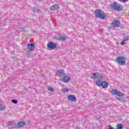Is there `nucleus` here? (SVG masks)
Here are the masks:
<instances>
[{"instance_id": "obj_1", "label": "nucleus", "mask_w": 129, "mask_h": 129, "mask_svg": "<svg viewBox=\"0 0 129 129\" xmlns=\"http://www.w3.org/2000/svg\"><path fill=\"white\" fill-rule=\"evenodd\" d=\"M95 17L97 19L103 20L105 19V14L101 10L96 9L95 11Z\"/></svg>"}, {"instance_id": "obj_2", "label": "nucleus", "mask_w": 129, "mask_h": 129, "mask_svg": "<svg viewBox=\"0 0 129 129\" xmlns=\"http://www.w3.org/2000/svg\"><path fill=\"white\" fill-rule=\"evenodd\" d=\"M111 8L114 11H118L119 12L122 10V7L121 5L118 4L116 2H114L111 5Z\"/></svg>"}, {"instance_id": "obj_3", "label": "nucleus", "mask_w": 129, "mask_h": 129, "mask_svg": "<svg viewBox=\"0 0 129 129\" xmlns=\"http://www.w3.org/2000/svg\"><path fill=\"white\" fill-rule=\"evenodd\" d=\"M116 60L118 65H120L121 66L125 65V60L126 59L124 56H118L116 58Z\"/></svg>"}, {"instance_id": "obj_4", "label": "nucleus", "mask_w": 129, "mask_h": 129, "mask_svg": "<svg viewBox=\"0 0 129 129\" xmlns=\"http://www.w3.org/2000/svg\"><path fill=\"white\" fill-rule=\"evenodd\" d=\"M92 78L94 80H95V79H102V78H103V76H102V74H99L97 75L96 73H93Z\"/></svg>"}, {"instance_id": "obj_5", "label": "nucleus", "mask_w": 129, "mask_h": 129, "mask_svg": "<svg viewBox=\"0 0 129 129\" xmlns=\"http://www.w3.org/2000/svg\"><path fill=\"white\" fill-rule=\"evenodd\" d=\"M61 80L63 83H67L71 81V78L68 75H66L61 78Z\"/></svg>"}, {"instance_id": "obj_6", "label": "nucleus", "mask_w": 129, "mask_h": 129, "mask_svg": "<svg viewBox=\"0 0 129 129\" xmlns=\"http://www.w3.org/2000/svg\"><path fill=\"white\" fill-rule=\"evenodd\" d=\"M111 92H112L113 95H116L119 97L123 96V94L116 90H112Z\"/></svg>"}, {"instance_id": "obj_7", "label": "nucleus", "mask_w": 129, "mask_h": 129, "mask_svg": "<svg viewBox=\"0 0 129 129\" xmlns=\"http://www.w3.org/2000/svg\"><path fill=\"white\" fill-rule=\"evenodd\" d=\"M112 26L114 28H118L120 27V22L119 20H113L112 22Z\"/></svg>"}, {"instance_id": "obj_8", "label": "nucleus", "mask_w": 129, "mask_h": 129, "mask_svg": "<svg viewBox=\"0 0 129 129\" xmlns=\"http://www.w3.org/2000/svg\"><path fill=\"white\" fill-rule=\"evenodd\" d=\"M47 47L49 48L51 50H54V49L56 48L57 45L56 43H54V42H49L48 44L47 45Z\"/></svg>"}, {"instance_id": "obj_9", "label": "nucleus", "mask_w": 129, "mask_h": 129, "mask_svg": "<svg viewBox=\"0 0 129 129\" xmlns=\"http://www.w3.org/2000/svg\"><path fill=\"white\" fill-rule=\"evenodd\" d=\"M68 99L69 101H72L74 102V101H76V97L73 95H70L68 96Z\"/></svg>"}, {"instance_id": "obj_10", "label": "nucleus", "mask_w": 129, "mask_h": 129, "mask_svg": "<svg viewBox=\"0 0 129 129\" xmlns=\"http://www.w3.org/2000/svg\"><path fill=\"white\" fill-rule=\"evenodd\" d=\"M35 44L34 43H31L28 45V49L29 51H33L35 49Z\"/></svg>"}, {"instance_id": "obj_11", "label": "nucleus", "mask_w": 129, "mask_h": 129, "mask_svg": "<svg viewBox=\"0 0 129 129\" xmlns=\"http://www.w3.org/2000/svg\"><path fill=\"white\" fill-rule=\"evenodd\" d=\"M59 7V6L57 4H55L54 5H52L50 8V10L51 11H55L58 9Z\"/></svg>"}, {"instance_id": "obj_12", "label": "nucleus", "mask_w": 129, "mask_h": 129, "mask_svg": "<svg viewBox=\"0 0 129 129\" xmlns=\"http://www.w3.org/2000/svg\"><path fill=\"white\" fill-rule=\"evenodd\" d=\"M17 123L18 124V127H23L24 125H26V123L24 121L18 122Z\"/></svg>"}, {"instance_id": "obj_13", "label": "nucleus", "mask_w": 129, "mask_h": 129, "mask_svg": "<svg viewBox=\"0 0 129 129\" xmlns=\"http://www.w3.org/2000/svg\"><path fill=\"white\" fill-rule=\"evenodd\" d=\"M101 86H102L103 88H107V87L108 86V84L106 82H103L102 83Z\"/></svg>"}, {"instance_id": "obj_14", "label": "nucleus", "mask_w": 129, "mask_h": 129, "mask_svg": "<svg viewBox=\"0 0 129 129\" xmlns=\"http://www.w3.org/2000/svg\"><path fill=\"white\" fill-rule=\"evenodd\" d=\"M56 75H61V74H64V71L62 70H58L56 73Z\"/></svg>"}, {"instance_id": "obj_15", "label": "nucleus", "mask_w": 129, "mask_h": 129, "mask_svg": "<svg viewBox=\"0 0 129 129\" xmlns=\"http://www.w3.org/2000/svg\"><path fill=\"white\" fill-rule=\"evenodd\" d=\"M122 124H117L116 125V129H122Z\"/></svg>"}, {"instance_id": "obj_16", "label": "nucleus", "mask_w": 129, "mask_h": 129, "mask_svg": "<svg viewBox=\"0 0 129 129\" xmlns=\"http://www.w3.org/2000/svg\"><path fill=\"white\" fill-rule=\"evenodd\" d=\"M60 40H61V41H65L66 39V35H62L60 36Z\"/></svg>"}, {"instance_id": "obj_17", "label": "nucleus", "mask_w": 129, "mask_h": 129, "mask_svg": "<svg viewBox=\"0 0 129 129\" xmlns=\"http://www.w3.org/2000/svg\"><path fill=\"white\" fill-rule=\"evenodd\" d=\"M102 84V82L101 81H97L96 82V84L98 86H101V84Z\"/></svg>"}, {"instance_id": "obj_18", "label": "nucleus", "mask_w": 129, "mask_h": 129, "mask_svg": "<svg viewBox=\"0 0 129 129\" xmlns=\"http://www.w3.org/2000/svg\"><path fill=\"white\" fill-rule=\"evenodd\" d=\"M127 40H129V35H127L126 36L124 37V39H122L123 41H124V42H126Z\"/></svg>"}, {"instance_id": "obj_19", "label": "nucleus", "mask_w": 129, "mask_h": 129, "mask_svg": "<svg viewBox=\"0 0 129 129\" xmlns=\"http://www.w3.org/2000/svg\"><path fill=\"white\" fill-rule=\"evenodd\" d=\"M47 89H48V90H49V91H51V92H54V89H53L50 87H48L47 88Z\"/></svg>"}, {"instance_id": "obj_20", "label": "nucleus", "mask_w": 129, "mask_h": 129, "mask_svg": "<svg viewBox=\"0 0 129 129\" xmlns=\"http://www.w3.org/2000/svg\"><path fill=\"white\" fill-rule=\"evenodd\" d=\"M13 123H14L13 121L9 122L8 124H7V126L10 127V126H11Z\"/></svg>"}, {"instance_id": "obj_21", "label": "nucleus", "mask_w": 129, "mask_h": 129, "mask_svg": "<svg viewBox=\"0 0 129 129\" xmlns=\"http://www.w3.org/2000/svg\"><path fill=\"white\" fill-rule=\"evenodd\" d=\"M62 92H68V89L63 88L62 89Z\"/></svg>"}, {"instance_id": "obj_22", "label": "nucleus", "mask_w": 129, "mask_h": 129, "mask_svg": "<svg viewBox=\"0 0 129 129\" xmlns=\"http://www.w3.org/2000/svg\"><path fill=\"white\" fill-rule=\"evenodd\" d=\"M11 102L12 103H18V101L15 99H12Z\"/></svg>"}, {"instance_id": "obj_23", "label": "nucleus", "mask_w": 129, "mask_h": 129, "mask_svg": "<svg viewBox=\"0 0 129 129\" xmlns=\"http://www.w3.org/2000/svg\"><path fill=\"white\" fill-rule=\"evenodd\" d=\"M121 3H126L129 1V0H118Z\"/></svg>"}, {"instance_id": "obj_24", "label": "nucleus", "mask_w": 129, "mask_h": 129, "mask_svg": "<svg viewBox=\"0 0 129 129\" xmlns=\"http://www.w3.org/2000/svg\"><path fill=\"white\" fill-rule=\"evenodd\" d=\"M3 109H5V108H3V106L0 104V110H3Z\"/></svg>"}, {"instance_id": "obj_25", "label": "nucleus", "mask_w": 129, "mask_h": 129, "mask_svg": "<svg viewBox=\"0 0 129 129\" xmlns=\"http://www.w3.org/2000/svg\"><path fill=\"white\" fill-rule=\"evenodd\" d=\"M124 40H122V42H121V46H123L124 45Z\"/></svg>"}, {"instance_id": "obj_26", "label": "nucleus", "mask_w": 129, "mask_h": 129, "mask_svg": "<svg viewBox=\"0 0 129 129\" xmlns=\"http://www.w3.org/2000/svg\"><path fill=\"white\" fill-rule=\"evenodd\" d=\"M109 128H110V129H113V127H112L111 126H109Z\"/></svg>"}, {"instance_id": "obj_27", "label": "nucleus", "mask_w": 129, "mask_h": 129, "mask_svg": "<svg viewBox=\"0 0 129 129\" xmlns=\"http://www.w3.org/2000/svg\"><path fill=\"white\" fill-rule=\"evenodd\" d=\"M9 129H13L12 127H9Z\"/></svg>"}]
</instances>
